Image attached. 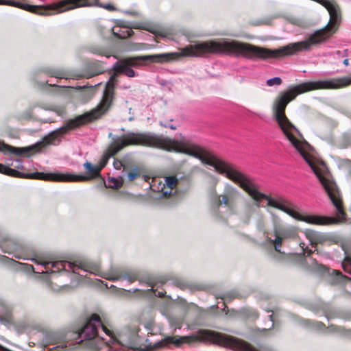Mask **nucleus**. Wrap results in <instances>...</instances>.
I'll return each instance as SVG.
<instances>
[{
  "instance_id": "31",
  "label": "nucleus",
  "mask_w": 351,
  "mask_h": 351,
  "mask_svg": "<svg viewBox=\"0 0 351 351\" xmlns=\"http://www.w3.org/2000/svg\"><path fill=\"white\" fill-rule=\"evenodd\" d=\"M343 64H344L345 66H348V64H349V63H348V59L346 58V59L343 60Z\"/></svg>"
},
{
  "instance_id": "3",
  "label": "nucleus",
  "mask_w": 351,
  "mask_h": 351,
  "mask_svg": "<svg viewBox=\"0 0 351 351\" xmlns=\"http://www.w3.org/2000/svg\"><path fill=\"white\" fill-rule=\"evenodd\" d=\"M113 143L105 152L99 167L103 169L109 158L123 148L130 145H140L155 147L170 152L184 153L199 159L203 163L214 167L216 171L226 176L241 187V171L232 165L227 163L215 156L206 152L195 145L180 143L177 141L163 138L155 134L147 133H128L117 139L113 138Z\"/></svg>"
},
{
  "instance_id": "4",
  "label": "nucleus",
  "mask_w": 351,
  "mask_h": 351,
  "mask_svg": "<svg viewBox=\"0 0 351 351\" xmlns=\"http://www.w3.org/2000/svg\"><path fill=\"white\" fill-rule=\"evenodd\" d=\"M0 248L3 252L12 254V256L16 258L31 260L32 261L36 263L37 265L43 267V269L36 271L34 266L32 265L17 262L12 258H9L5 256L1 257L2 261L5 263L18 265L21 269L27 272L32 271L37 272L38 274H49L64 270L66 271H71L75 274L86 277V274H81L79 272L80 270L84 274H93L111 281L121 280H127L129 282H134L138 278V273L136 271H130L123 274H119L115 271L110 272L102 271L98 265L84 261H76L75 263L66 261H40L36 258H29L24 254L23 247L20 244L17 243L14 240L12 239H10L5 236H2L1 233Z\"/></svg>"
},
{
  "instance_id": "34",
  "label": "nucleus",
  "mask_w": 351,
  "mask_h": 351,
  "mask_svg": "<svg viewBox=\"0 0 351 351\" xmlns=\"http://www.w3.org/2000/svg\"><path fill=\"white\" fill-rule=\"evenodd\" d=\"M44 121H45V122H52V121H53V119H45Z\"/></svg>"
},
{
  "instance_id": "32",
  "label": "nucleus",
  "mask_w": 351,
  "mask_h": 351,
  "mask_svg": "<svg viewBox=\"0 0 351 351\" xmlns=\"http://www.w3.org/2000/svg\"><path fill=\"white\" fill-rule=\"evenodd\" d=\"M155 294L159 297H162L164 295L163 292H161V291H158V293H155Z\"/></svg>"
},
{
  "instance_id": "2",
  "label": "nucleus",
  "mask_w": 351,
  "mask_h": 351,
  "mask_svg": "<svg viewBox=\"0 0 351 351\" xmlns=\"http://www.w3.org/2000/svg\"><path fill=\"white\" fill-rule=\"evenodd\" d=\"M223 40H230L227 38H220L218 40L196 42L183 47L179 53H165L140 56L134 58H129L114 64L112 69L114 70V73L108 81L102 100L98 106L89 112L77 116L73 119H70L65 125L53 131L48 136L46 137V142L47 143H53V138H58V136L67 133L70 130H74L84 124L92 122L101 117L109 110L112 104L114 99L113 89L116 84L117 73H123L129 77H134L135 71L131 69V66H138L140 65V61H151L157 63H165L174 60L176 56L204 58L210 54H224L234 56L233 53H229L224 51L226 49L221 45Z\"/></svg>"
},
{
  "instance_id": "23",
  "label": "nucleus",
  "mask_w": 351,
  "mask_h": 351,
  "mask_svg": "<svg viewBox=\"0 0 351 351\" xmlns=\"http://www.w3.org/2000/svg\"><path fill=\"white\" fill-rule=\"evenodd\" d=\"M300 246L301 250H302L303 253L311 254L312 252V250L311 249L309 250L308 245H306L305 243L300 242Z\"/></svg>"
},
{
  "instance_id": "5",
  "label": "nucleus",
  "mask_w": 351,
  "mask_h": 351,
  "mask_svg": "<svg viewBox=\"0 0 351 351\" xmlns=\"http://www.w3.org/2000/svg\"><path fill=\"white\" fill-rule=\"evenodd\" d=\"M75 335L77 336L75 345L88 341V345L95 351H132L113 337L96 314L92 315L80 332Z\"/></svg>"
},
{
  "instance_id": "33",
  "label": "nucleus",
  "mask_w": 351,
  "mask_h": 351,
  "mask_svg": "<svg viewBox=\"0 0 351 351\" xmlns=\"http://www.w3.org/2000/svg\"><path fill=\"white\" fill-rule=\"evenodd\" d=\"M335 54L338 56H341V51H336L335 52Z\"/></svg>"
},
{
  "instance_id": "30",
  "label": "nucleus",
  "mask_w": 351,
  "mask_h": 351,
  "mask_svg": "<svg viewBox=\"0 0 351 351\" xmlns=\"http://www.w3.org/2000/svg\"><path fill=\"white\" fill-rule=\"evenodd\" d=\"M56 112V113H57V114H58V115H59V116H62V115L63 114V113H64V110H62V109H58V110H57Z\"/></svg>"
},
{
  "instance_id": "18",
  "label": "nucleus",
  "mask_w": 351,
  "mask_h": 351,
  "mask_svg": "<svg viewBox=\"0 0 351 351\" xmlns=\"http://www.w3.org/2000/svg\"><path fill=\"white\" fill-rule=\"evenodd\" d=\"M332 274H335V280L334 282H343L344 280H351L350 278H348L346 276L342 275V274L337 270H333Z\"/></svg>"
},
{
  "instance_id": "15",
  "label": "nucleus",
  "mask_w": 351,
  "mask_h": 351,
  "mask_svg": "<svg viewBox=\"0 0 351 351\" xmlns=\"http://www.w3.org/2000/svg\"><path fill=\"white\" fill-rule=\"evenodd\" d=\"M89 51L94 54H97V55L104 56L106 57H109L108 51L99 46H97V45L90 46L89 47Z\"/></svg>"
},
{
  "instance_id": "27",
  "label": "nucleus",
  "mask_w": 351,
  "mask_h": 351,
  "mask_svg": "<svg viewBox=\"0 0 351 351\" xmlns=\"http://www.w3.org/2000/svg\"><path fill=\"white\" fill-rule=\"evenodd\" d=\"M308 322L312 324L313 327H315L318 330H322L324 326V325L321 322H313L309 320H308Z\"/></svg>"
},
{
  "instance_id": "7",
  "label": "nucleus",
  "mask_w": 351,
  "mask_h": 351,
  "mask_svg": "<svg viewBox=\"0 0 351 351\" xmlns=\"http://www.w3.org/2000/svg\"><path fill=\"white\" fill-rule=\"evenodd\" d=\"M21 159L8 158L5 160V164L0 163V173L16 177L29 179H36L55 182H81L87 180L88 178L86 176L75 175L71 173H49L35 172L26 173L18 171V169H25Z\"/></svg>"
},
{
  "instance_id": "10",
  "label": "nucleus",
  "mask_w": 351,
  "mask_h": 351,
  "mask_svg": "<svg viewBox=\"0 0 351 351\" xmlns=\"http://www.w3.org/2000/svg\"><path fill=\"white\" fill-rule=\"evenodd\" d=\"M239 191L237 189L232 186L228 185L225 189V195H223L222 199H220L219 196H217V206L219 208L221 205H223L225 206H228L229 205V202L233 197V196L237 194Z\"/></svg>"
},
{
  "instance_id": "26",
  "label": "nucleus",
  "mask_w": 351,
  "mask_h": 351,
  "mask_svg": "<svg viewBox=\"0 0 351 351\" xmlns=\"http://www.w3.org/2000/svg\"><path fill=\"white\" fill-rule=\"evenodd\" d=\"M123 12L125 14L133 16H139L140 13L136 10H123Z\"/></svg>"
},
{
  "instance_id": "9",
  "label": "nucleus",
  "mask_w": 351,
  "mask_h": 351,
  "mask_svg": "<svg viewBox=\"0 0 351 351\" xmlns=\"http://www.w3.org/2000/svg\"><path fill=\"white\" fill-rule=\"evenodd\" d=\"M298 235V228L293 226H284L280 223L278 220L274 221L273 236L274 239L271 242L274 244V249L279 253L284 254L281 251V247L287 245L289 241L297 239Z\"/></svg>"
},
{
  "instance_id": "21",
  "label": "nucleus",
  "mask_w": 351,
  "mask_h": 351,
  "mask_svg": "<svg viewBox=\"0 0 351 351\" xmlns=\"http://www.w3.org/2000/svg\"><path fill=\"white\" fill-rule=\"evenodd\" d=\"M138 176V169L135 167L132 171L128 173V176L130 180H133Z\"/></svg>"
},
{
  "instance_id": "17",
  "label": "nucleus",
  "mask_w": 351,
  "mask_h": 351,
  "mask_svg": "<svg viewBox=\"0 0 351 351\" xmlns=\"http://www.w3.org/2000/svg\"><path fill=\"white\" fill-rule=\"evenodd\" d=\"M165 183L169 188L173 189L176 186L178 180L173 176H168L165 178Z\"/></svg>"
},
{
  "instance_id": "6",
  "label": "nucleus",
  "mask_w": 351,
  "mask_h": 351,
  "mask_svg": "<svg viewBox=\"0 0 351 351\" xmlns=\"http://www.w3.org/2000/svg\"><path fill=\"white\" fill-rule=\"evenodd\" d=\"M0 5H11L23 10L39 14L51 15L54 13H60L79 7L97 6L103 8L108 11H114L116 8L111 3L102 4L99 0H63L56 3H53L45 7L23 4L12 0H0Z\"/></svg>"
},
{
  "instance_id": "29",
  "label": "nucleus",
  "mask_w": 351,
  "mask_h": 351,
  "mask_svg": "<svg viewBox=\"0 0 351 351\" xmlns=\"http://www.w3.org/2000/svg\"><path fill=\"white\" fill-rule=\"evenodd\" d=\"M269 324L268 325V329H271L274 327V320L272 319V315H269Z\"/></svg>"
},
{
  "instance_id": "16",
  "label": "nucleus",
  "mask_w": 351,
  "mask_h": 351,
  "mask_svg": "<svg viewBox=\"0 0 351 351\" xmlns=\"http://www.w3.org/2000/svg\"><path fill=\"white\" fill-rule=\"evenodd\" d=\"M49 75L56 78H68V74L61 70L58 69H52L48 72Z\"/></svg>"
},
{
  "instance_id": "8",
  "label": "nucleus",
  "mask_w": 351,
  "mask_h": 351,
  "mask_svg": "<svg viewBox=\"0 0 351 351\" xmlns=\"http://www.w3.org/2000/svg\"><path fill=\"white\" fill-rule=\"evenodd\" d=\"M198 341H209L234 351H256L254 348L243 340L209 330H199L186 336V343Z\"/></svg>"
},
{
  "instance_id": "24",
  "label": "nucleus",
  "mask_w": 351,
  "mask_h": 351,
  "mask_svg": "<svg viewBox=\"0 0 351 351\" xmlns=\"http://www.w3.org/2000/svg\"><path fill=\"white\" fill-rule=\"evenodd\" d=\"M68 347H69V350H73L76 348L73 343H69V345L67 344V343H63V344L56 346V348H61L62 349H66Z\"/></svg>"
},
{
  "instance_id": "28",
  "label": "nucleus",
  "mask_w": 351,
  "mask_h": 351,
  "mask_svg": "<svg viewBox=\"0 0 351 351\" xmlns=\"http://www.w3.org/2000/svg\"><path fill=\"white\" fill-rule=\"evenodd\" d=\"M171 121H172V120H170L169 122L165 123H164L162 121H160V125L164 126L165 128H169L171 130H176V126H175L174 125L171 124Z\"/></svg>"
},
{
  "instance_id": "36",
  "label": "nucleus",
  "mask_w": 351,
  "mask_h": 351,
  "mask_svg": "<svg viewBox=\"0 0 351 351\" xmlns=\"http://www.w3.org/2000/svg\"><path fill=\"white\" fill-rule=\"evenodd\" d=\"M111 136H112V133H110L109 134V137H111Z\"/></svg>"
},
{
  "instance_id": "20",
  "label": "nucleus",
  "mask_w": 351,
  "mask_h": 351,
  "mask_svg": "<svg viewBox=\"0 0 351 351\" xmlns=\"http://www.w3.org/2000/svg\"><path fill=\"white\" fill-rule=\"evenodd\" d=\"M121 185H122V182L118 181L115 178H111L110 180H108V186L109 187L119 189L121 186Z\"/></svg>"
},
{
  "instance_id": "13",
  "label": "nucleus",
  "mask_w": 351,
  "mask_h": 351,
  "mask_svg": "<svg viewBox=\"0 0 351 351\" xmlns=\"http://www.w3.org/2000/svg\"><path fill=\"white\" fill-rule=\"evenodd\" d=\"M306 238L308 239L312 247L317 243H322L326 241L327 236L315 231L306 232Z\"/></svg>"
},
{
  "instance_id": "12",
  "label": "nucleus",
  "mask_w": 351,
  "mask_h": 351,
  "mask_svg": "<svg viewBox=\"0 0 351 351\" xmlns=\"http://www.w3.org/2000/svg\"><path fill=\"white\" fill-rule=\"evenodd\" d=\"M346 257L342 262V267L345 272L351 275V243H344L342 245Z\"/></svg>"
},
{
  "instance_id": "19",
  "label": "nucleus",
  "mask_w": 351,
  "mask_h": 351,
  "mask_svg": "<svg viewBox=\"0 0 351 351\" xmlns=\"http://www.w3.org/2000/svg\"><path fill=\"white\" fill-rule=\"evenodd\" d=\"M282 83V80L279 77H274L270 79H268L267 81V84L269 86H273L274 85H280Z\"/></svg>"
},
{
  "instance_id": "25",
  "label": "nucleus",
  "mask_w": 351,
  "mask_h": 351,
  "mask_svg": "<svg viewBox=\"0 0 351 351\" xmlns=\"http://www.w3.org/2000/svg\"><path fill=\"white\" fill-rule=\"evenodd\" d=\"M113 166L116 169L120 170L123 167V165L121 160L114 159L113 162Z\"/></svg>"
},
{
  "instance_id": "14",
  "label": "nucleus",
  "mask_w": 351,
  "mask_h": 351,
  "mask_svg": "<svg viewBox=\"0 0 351 351\" xmlns=\"http://www.w3.org/2000/svg\"><path fill=\"white\" fill-rule=\"evenodd\" d=\"M84 167L91 177H97L99 176L101 167L94 166L90 162H86L84 164Z\"/></svg>"
},
{
  "instance_id": "1",
  "label": "nucleus",
  "mask_w": 351,
  "mask_h": 351,
  "mask_svg": "<svg viewBox=\"0 0 351 351\" xmlns=\"http://www.w3.org/2000/svg\"><path fill=\"white\" fill-rule=\"evenodd\" d=\"M340 86V84L335 80H319L303 82L291 88L287 91L282 92L279 97L275 99L272 106L274 119L282 132L294 148L301 154L304 160L311 167L324 188L332 204L336 208V217L316 215L302 216L295 211V206L291 202L282 197L274 199L267 196V195L266 196L277 202L285 208V210L280 208H279V210L285 212L295 219L311 224L330 225L339 222H344L346 221V214L343 209L340 192L337 184L332 180L328 179L326 176L322 173L320 169L314 162L311 156L307 153V150L310 147V145L308 143L301 141L296 138L295 133L299 134V130L285 115V108L289 102L293 100L299 94L318 89L337 88ZM245 176L247 177V175ZM248 178L256 184L257 190L260 193L258 185L249 176ZM246 192L255 200V199L247 191ZM262 194L265 195V193H262ZM262 199H265L268 202V199L266 197H261L259 199H256L257 202V206H260L259 201ZM267 205L275 208V206L269 205L268 203ZM276 208L278 209L277 207H276Z\"/></svg>"
},
{
  "instance_id": "22",
  "label": "nucleus",
  "mask_w": 351,
  "mask_h": 351,
  "mask_svg": "<svg viewBox=\"0 0 351 351\" xmlns=\"http://www.w3.org/2000/svg\"><path fill=\"white\" fill-rule=\"evenodd\" d=\"M113 33L114 34L117 35L119 38H126L130 36V31L129 30H125L122 32L121 33H118L116 32L114 29H113Z\"/></svg>"
},
{
  "instance_id": "11",
  "label": "nucleus",
  "mask_w": 351,
  "mask_h": 351,
  "mask_svg": "<svg viewBox=\"0 0 351 351\" xmlns=\"http://www.w3.org/2000/svg\"><path fill=\"white\" fill-rule=\"evenodd\" d=\"M31 149V147L21 148L8 146L0 141V152L4 153L9 152L16 156H28Z\"/></svg>"
},
{
  "instance_id": "35",
  "label": "nucleus",
  "mask_w": 351,
  "mask_h": 351,
  "mask_svg": "<svg viewBox=\"0 0 351 351\" xmlns=\"http://www.w3.org/2000/svg\"><path fill=\"white\" fill-rule=\"evenodd\" d=\"M347 52H348V49H346L344 51V55H343V56H346V57L347 56Z\"/></svg>"
}]
</instances>
